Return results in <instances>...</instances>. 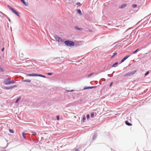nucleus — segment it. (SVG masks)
<instances>
[{
  "label": "nucleus",
  "mask_w": 151,
  "mask_h": 151,
  "mask_svg": "<svg viewBox=\"0 0 151 151\" xmlns=\"http://www.w3.org/2000/svg\"><path fill=\"white\" fill-rule=\"evenodd\" d=\"M42 77H44V78H45V76H41Z\"/></svg>",
  "instance_id": "nucleus-36"
},
{
  "label": "nucleus",
  "mask_w": 151,
  "mask_h": 151,
  "mask_svg": "<svg viewBox=\"0 0 151 151\" xmlns=\"http://www.w3.org/2000/svg\"><path fill=\"white\" fill-rule=\"evenodd\" d=\"M113 82H112L111 83L110 85V86H109V87H111V86H112V84H113Z\"/></svg>",
  "instance_id": "nucleus-28"
},
{
  "label": "nucleus",
  "mask_w": 151,
  "mask_h": 151,
  "mask_svg": "<svg viewBox=\"0 0 151 151\" xmlns=\"http://www.w3.org/2000/svg\"><path fill=\"white\" fill-rule=\"evenodd\" d=\"M1 58V57L0 56V59Z\"/></svg>",
  "instance_id": "nucleus-40"
},
{
  "label": "nucleus",
  "mask_w": 151,
  "mask_h": 151,
  "mask_svg": "<svg viewBox=\"0 0 151 151\" xmlns=\"http://www.w3.org/2000/svg\"><path fill=\"white\" fill-rule=\"evenodd\" d=\"M22 136L23 137V138L25 139H26V138L25 136V133L24 132H23L22 133Z\"/></svg>",
  "instance_id": "nucleus-24"
},
{
  "label": "nucleus",
  "mask_w": 151,
  "mask_h": 151,
  "mask_svg": "<svg viewBox=\"0 0 151 151\" xmlns=\"http://www.w3.org/2000/svg\"><path fill=\"white\" fill-rule=\"evenodd\" d=\"M22 3L26 6H28L27 4L26 3L24 0L22 2Z\"/></svg>",
  "instance_id": "nucleus-18"
},
{
  "label": "nucleus",
  "mask_w": 151,
  "mask_h": 151,
  "mask_svg": "<svg viewBox=\"0 0 151 151\" xmlns=\"http://www.w3.org/2000/svg\"><path fill=\"white\" fill-rule=\"evenodd\" d=\"M75 151H79V150H78V149H76L75 150Z\"/></svg>",
  "instance_id": "nucleus-34"
},
{
  "label": "nucleus",
  "mask_w": 151,
  "mask_h": 151,
  "mask_svg": "<svg viewBox=\"0 0 151 151\" xmlns=\"http://www.w3.org/2000/svg\"><path fill=\"white\" fill-rule=\"evenodd\" d=\"M15 86H11L9 87H4V89H10L12 88L15 87Z\"/></svg>",
  "instance_id": "nucleus-9"
},
{
  "label": "nucleus",
  "mask_w": 151,
  "mask_h": 151,
  "mask_svg": "<svg viewBox=\"0 0 151 151\" xmlns=\"http://www.w3.org/2000/svg\"><path fill=\"white\" fill-rule=\"evenodd\" d=\"M9 132L11 133H14V131H13V130L12 129H9Z\"/></svg>",
  "instance_id": "nucleus-22"
},
{
  "label": "nucleus",
  "mask_w": 151,
  "mask_h": 151,
  "mask_svg": "<svg viewBox=\"0 0 151 151\" xmlns=\"http://www.w3.org/2000/svg\"><path fill=\"white\" fill-rule=\"evenodd\" d=\"M141 50V49L139 48L137 49V50H136L135 51H134L132 53L133 54H135L138 51L140 50Z\"/></svg>",
  "instance_id": "nucleus-12"
},
{
  "label": "nucleus",
  "mask_w": 151,
  "mask_h": 151,
  "mask_svg": "<svg viewBox=\"0 0 151 151\" xmlns=\"http://www.w3.org/2000/svg\"><path fill=\"white\" fill-rule=\"evenodd\" d=\"M132 6L133 8H135L137 6V5L136 4H133L132 5Z\"/></svg>",
  "instance_id": "nucleus-27"
},
{
  "label": "nucleus",
  "mask_w": 151,
  "mask_h": 151,
  "mask_svg": "<svg viewBox=\"0 0 151 151\" xmlns=\"http://www.w3.org/2000/svg\"><path fill=\"white\" fill-rule=\"evenodd\" d=\"M54 37L55 39L58 42H63V40L60 37L56 35H54Z\"/></svg>",
  "instance_id": "nucleus-4"
},
{
  "label": "nucleus",
  "mask_w": 151,
  "mask_h": 151,
  "mask_svg": "<svg viewBox=\"0 0 151 151\" xmlns=\"http://www.w3.org/2000/svg\"><path fill=\"white\" fill-rule=\"evenodd\" d=\"M136 70H134L131 72L128 73L125 75L124 76H131L134 74L136 72Z\"/></svg>",
  "instance_id": "nucleus-5"
},
{
  "label": "nucleus",
  "mask_w": 151,
  "mask_h": 151,
  "mask_svg": "<svg viewBox=\"0 0 151 151\" xmlns=\"http://www.w3.org/2000/svg\"><path fill=\"white\" fill-rule=\"evenodd\" d=\"M64 43L66 46L68 47H72L75 45L74 42L70 40L65 41Z\"/></svg>",
  "instance_id": "nucleus-1"
},
{
  "label": "nucleus",
  "mask_w": 151,
  "mask_h": 151,
  "mask_svg": "<svg viewBox=\"0 0 151 151\" xmlns=\"http://www.w3.org/2000/svg\"><path fill=\"white\" fill-rule=\"evenodd\" d=\"M4 50V47H3L2 49H1V51H3Z\"/></svg>",
  "instance_id": "nucleus-33"
},
{
  "label": "nucleus",
  "mask_w": 151,
  "mask_h": 151,
  "mask_svg": "<svg viewBox=\"0 0 151 151\" xmlns=\"http://www.w3.org/2000/svg\"><path fill=\"white\" fill-rule=\"evenodd\" d=\"M52 74H53L52 73H45L44 74L47 75H52Z\"/></svg>",
  "instance_id": "nucleus-17"
},
{
  "label": "nucleus",
  "mask_w": 151,
  "mask_h": 151,
  "mask_svg": "<svg viewBox=\"0 0 151 151\" xmlns=\"http://www.w3.org/2000/svg\"><path fill=\"white\" fill-rule=\"evenodd\" d=\"M86 120V117L85 115L83 116V122H84Z\"/></svg>",
  "instance_id": "nucleus-20"
},
{
  "label": "nucleus",
  "mask_w": 151,
  "mask_h": 151,
  "mask_svg": "<svg viewBox=\"0 0 151 151\" xmlns=\"http://www.w3.org/2000/svg\"><path fill=\"white\" fill-rule=\"evenodd\" d=\"M93 73H90V74H88V76H92Z\"/></svg>",
  "instance_id": "nucleus-30"
},
{
  "label": "nucleus",
  "mask_w": 151,
  "mask_h": 151,
  "mask_svg": "<svg viewBox=\"0 0 151 151\" xmlns=\"http://www.w3.org/2000/svg\"><path fill=\"white\" fill-rule=\"evenodd\" d=\"M111 68V66L109 65H107L104 68V71L105 70H108L110 69Z\"/></svg>",
  "instance_id": "nucleus-7"
},
{
  "label": "nucleus",
  "mask_w": 151,
  "mask_h": 151,
  "mask_svg": "<svg viewBox=\"0 0 151 151\" xmlns=\"http://www.w3.org/2000/svg\"><path fill=\"white\" fill-rule=\"evenodd\" d=\"M75 28L77 30H81L82 29V28H79L78 26H76V27H75Z\"/></svg>",
  "instance_id": "nucleus-15"
},
{
  "label": "nucleus",
  "mask_w": 151,
  "mask_h": 151,
  "mask_svg": "<svg viewBox=\"0 0 151 151\" xmlns=\"http://www.w3.org/2000/svg\"><path fill=\"white\" fill-rule=\"evenodd\" d=\"M24 0H20L22 2H22Z\"/></svg>",
  "instance_id": "nucleus-35"
},
{
  "label": "nucleus",
  "mask_w": 151,
  "mask_h": 151,
  "mask_svg": "<svg viewBox=\"0 0 151 151\" xmlns=\"http://www.w3.org/2000/svg\"><path fill=\"white\" fill-rule=\"evenodd\" d=\"M130 56L129 55H127L125 57H124L121 60L120 63H121L124 62L125 60H126L127 58H128Z\"/></svg>",
  "instance_id": "nucleus-6"
},
{
  "label": "nucleus",
  "mask_w": 151,
  "mask_h": 151,
  "mask_svg": "<svg viewBox=\"0 0 151 151\" xmlns=\"http://www.w3.org/2000/svg\"><path fill=\"white\" fill-rule=\"evenodd\" d=\"M7 7L9 8V9L11 10V11L14 14H15L17 16L19 17H20V15L19 14L18 12H17L11 6L8 5Z\"/></svg>",
  "instance_id": "nucleus-3"
},
{
  "label": "nucleus",
  "mask_w": 151,
  "mask_h": 151,
  "mask_svg": "<svg viewBox=\"0 0 151 151\" xmlns=\"http://www.w3.org/2000/svg\"><path fill=\"white\" fill-rule=\"evenodd\" d=\"M20 99L21 97H20L18 98L15 101V103H17L18 102V101L20 100Z\"/></svg>",
  "instance_id": "nucleus-19"
},
{
  "label": "nucleus",
  "mask_w": 151,
  "mask_h": 151,
  "mask_svg": "<svg viewBox=\"0 0 151 151\" xmlns=\"http://www.w3.org/2000/svg\"><path fill=\"white\" fill-rule=\"evenodd\" d=\"M117 53L116 52H115L114 53V54L111 56V58H113L117 54Z\"/></svg>",
  "instance_id": "nucleus-21"
},
{
  "label": "nucleus",
  "mask_w": 151,
  "mask_h": 151,
  "mask_svg": "<svg viewBox=\"0 0 151 151\" xmlns=\"http://www.w3.org/2000/svg\"><path fill=\"white\" fill-rule=\"evenodd\" d=\"M57 120H59V117L58 116H57Z\"/></svg>",
  "instance_id": "nucleus-29"
},
{
  "label": "nucleus",
  "mask_w": 151,
  "mask_h": 151,
  "mask_svg": "<svg viewBox=\"0 0 151 151\" xmlns=\"http://www.w3.org/2000/svg\"><path fill=\"white\" fill-rule=\"evenodd\" d=\"M107 76H110V75H109V74H108Z\"/></svg>",
  "instance_id": "nucleus-38"
},
{
  "label": "nucleus",
  "mask_w": 151,
  "mask_h": 151,
  "mask_svg": "<svg viewBox=\"0 0 151 151\" xmlns=\"http://www.w3.org/2000/svg\"><path fill=\"white\" fill-rule=\"evenodd\" d=\"M94 113L93 112H92L91 114V118H93L94 117Z\"/></svg>",
  "instance_id": "nucleus-26"
},
{
  "label": "nucleus",
  "mask_w": 151,
  "mask_h": 151,
  "mask_svg": "<svg viewBox=\"0 0 151 151\" xmlns=\"http://www.w3.org/2000/svg\"><path fill=\"white\" fill-rule=\"evenodd\" d=\"M76 4L78 5H79L81 4V3L80 2H77L76 3Z\"/></svg>",
  "instance_id": "nucleus-32"
},
{
  "label": "nucleus",
  "mask_w": 151,
  "mask_h": 151,
  "mask_svg": "<svg viewBox=\"0 0 151 151\" xmlns=\"http://www.w3.org/2000/svg\"><path fill=\"white\" fill-rule=\"evenodd\" d=\"M28 82H30V81H27Z\"/></svg>",
  "instance_id": "nucleus-37"
},
{
  "label": "nucleus",
  "mask_w": 151,
  "mask_h": 151,
  "mask_svg": "<svg viewBox=\"0 0 151 151\" xmlns=\"http://www.w3.org/2000/svg\"><path fill=\"white\" fill-rule=\"evenodd\" d=\"M125 124L128 126L132 125V124L129 122L128 121H126L125 122Z\"/></svg>",
  "instance_id": "nucleus-14"
},
{
  "label": "nucleus",
  "mask_w": 151,
  "mask_h": 151,
  "mask_svg": "<svg viewBox=\"0 0 151 151\" xmlns=\"http://www.w3.org/2000/svg\"><path fill=\"white\" fill-rule=\"evenodd\" d=\"M15 82L12 80H10L9 78H7L5 79L4 81V83L5 85H9L12 83H14Z\"/></svg>",
  "instance_id": "nucleus-2"
},
{
  "label": "nucleus",
  "mask_w": 151,
  "mask_h": 151,
  "mask_svg": "<svg viewBox=\"0 0 151 151\" xmlns=\"http://www.w3.org/2000/svg\"><path fill=\"white\" fill-rule=\"evenodd\" d=\"M127 6V4H122L121 6H120L119 7V8L120 9H122L124 8L125 7Z\"/></svg>",
  "instance_id": "nucleus-10"
},
{
  "label": "nucleus",
  "mask_w": 151,
  "mask_h": 151,
  "mask_svg": "<svg viewBox=\"0 0 151 151\" xmlns=\"http://www.w3.org/2000/svg\"><path fill=\"white\" fill-rule=\"evenodd\" d=\"M26 76H44V75L43 74L32 73L27 74Z\"/></svg>",
  "instance_id": "nucleus-8"
},
{
  "label": "nucleus",
  "mask_w": 151,
  "mask_h": 151,
  "mask_svg": "<svg viewBox=\"0 0 151 151\" xmlns=\"http://www.w3.org/2000/svg\"><path fill=\"white\" fill-rule=\"evenodd\" d=\"M150 72L149 71H147L145 74L144 76H147L149 73Z\"/></svg>",
  "instance_id": "nucleus-23"
},
{
  "label": "nucleus",
  "mask_w": 151,
  "mask_h": 151,
  "mask_svg": "<svg viewBox=\"0 0 151 151\" xmlns=\"http://www.w3.org/2000/svg\"><path fill=\"white\" fill-rule=\"evenodd\" d=\"M77 12L80 14L81 15L82 14V12L79 9H77Z\"/></svg>",
  "instance_id": "nucleus-13"
},
{
  "label": "nucleus",
  "mask_w": 151,
  "mask_h": 151,
  "mask_svg": "<svg viewBox=\"0 0 151 151\" xmlns=\"http://www.w3.org/2000/svg\"><path fill=\"white\" fill-rule=\"evenodd\" d=\"M89 118V114H87V119H88Z\"/></svg>",
  "instance_id": "nucleus-31"
},
{
  "label": "nucleus",
  "mask_w": 151,
  "mask_h": 151,
  "mask_svg": "<svg viewBox=\"0 0 151 151\" xmlns=\"http://www.w3.org/2000/svg\"><path fill=\"white\" fill-rule=\"evenodd\" d=\"M96 87V86H92V87H88L84 88V89H88V88H95Z\"/></svg>",
  "instance_id": "nucleus-16"
},
{
  "label": "nucleus",
  "mask_w": 151,
  "mask_h": 151,
  "mask_svg": "<svg viewBox=\"0 0 151 151\" xmlns=\"http://www.w3.org/2000/svg\"><path fill=\"white\" fill-rule=\"evenodd\" d=\"M4 71V69L0 66V72H2Z\"/></svg>",
  "instance_id": "nucleus-25"
},
{
  "label": "nucleus",
  "mask_w": 151,
  "mask_h": 151,
  "mask_svg": "<svg viewBox=\"0 0 151 151\" xmlns=\"http://www.w3.org/2000/svg\"><path fill=\"white\" fill-rule=\"evenodd\" d=\"M73 91V90H72L71 91Z\"/></svg>",
  "instance_id": "nucleus-39"
},
{
  "label": "nucleus",
  "mask_w": 151,
  "mask_h": 151,
  "mask_svg": "<svg viewBox=\"0 0 151 151\" xmlns=\"http://www.w3.org/2000/svg\"><path fill=\"white\" fill-rule=\"evenodd\" d=\"M118 62H116L112 66V67H115L117 66V65L118 64Z\"/></svg>",
  "instance_id": "nucleus-11"
}]
</instances>
